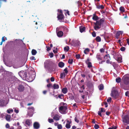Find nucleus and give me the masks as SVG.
<instances>
[{
	"mask_svg": "<svg viewBox=\"0 0 129 129\" xmlns=\"http://www.w3.org/2000/svg\"><path fill=\"white\" fill-rule=\"evenodd\" d=\"M92 19L95 21H96L95 22H94V24L95 26L94 27V29L97 30L100 28L104 22L105 19L102 18L100 19V20H98L99 19V18L97 16L95 13L93 14Z\"/></svg>",
	"mask_w": 129,
	"mask_h": 129,
	"instance_id": "nucleus-1",
	"label": "nucleus"
},
{
	"mask_svg": "<svg viewBox=\"0 0 129 129\" xmlns=\"http://www.w3.org/2000/svg\"><path fill=\"white\" fill-rule=\"evenodd\" d=\"M124 84H121V86L123 89L125 90L128 89L125 85H129V74L125 75L122 77V79Z\"/></svg>",
	"mask_w": 129,
	"mask_h": 129,
	"instance_id": "nucleus-2",
	"label": "nucleus"
},
{
	"mask_svg": "<svg viewBox=\"0 0 129 129\" xmlns=\"http://www.w3.org/2000/svg\"><path fill=\"white\" fill-rule=\"evenodd\" d=\"M68 109L67 106H61L59 108V111L61 114H65L67 113L66 111Z\"/></svg>",
	"mask_w": 129,
	"mask_h": 129,
	"instance_id": "nucleus-3",
	"label": "nucleus"
},
{
	"mask_svg": "<svg viewBox=\"0 0 129 129\" xmlns=\"http://www.w3.org/2000/svg\"><path fill=\"white\" fill-rule=\"evenodd\" d=\"M18 74L19 76L23 80H24L26 79H28V77L27 75V73L23 71L20 72Z\"/></svg>",
	"mask_w": 129,
	"mask_h": 129,
	"instance_id": "nucleus-4",
	"label": "nucleus"
},
{
	"mask_svg": "<svg viewBox=\"0 0 129 129\" xmlns=\"http://www.w3.org/2000/svg\"><path fill=\"white\" fill-rule=\"evenodd\" d=\"M28 109L29 110L28 112V115L30 117H32L33 114V112L34 111V108L33 107H29L28 108Z\"/></svg>",
	"mask_w": 129,
	"mask_h": 129,
	"instance_id": "nucleus-5",
	"label": "nucleus"
},
{
	"mask_svg": "<svg viewBox=\"0 0 129 129\" xmlns=\"http://www.w3.org/2000/svg\"><path fill=\"white\" fill-rule=\"evenodd\" d=\"M111 96L115 99H116L118 96V92L117 91L114 90L111 92Z\"/></svg>",
	"mask_w": 129,
	"mask_h": 129,
	"instance_id": "nucleus-6",
	"label": "nucleus"
},
{
	"mask_svg": "<svg viewBox=\"0 0 129 129\" xmlns=\"http://www.w3.org/2000/svg\"><path fill=\"white\" fill-rule=\"evenodd\" d=\"M123 121L127 124L129 123V116L128 115H125L123 118Z\"/></svg>",
	"mask_w": 129,
	"mask_h": 129,
	"instance_id": "nucleus-7",
	"label": "nucleus"
},
{
	"mask_svg": "<svg viewBox=\"0 0 129 129\" xmlns=\"http://www.w3.org/2000/svg\"><path fill=\"white\" fill-rule=\"evenodd\" d=\"M90 60L89 58L87 59L85 61L88 67L90 68L92 67L91 63V62H89Z\"/></svg>",
	"mask_w": 129,
	"mask_h": 129,
	"instance_id": "nucleus-8",
	"label": "nucleus"
},
{
	"mask_svg": "<svg viewBox=\"0 0 129 129\" xmlns=\"http://www.w3.org/2000/svg\"><path fill=\"white\" fill-rule=\"evenodd\" d=\"M33 126L34 128L38 129L40 127V124L38 122H35L34 123Z\"/></svg>",
	"mask_w": 129,
	"mask_h": 129,
	"instance_id": "nucleus-9",
	"label": "nucleus"
},
{
	"mask_svg": "<svg viewBox=\"0 0 129 129\" xmlns=\"http://www.w3.org/2000/svg\"><path fill=\"white\" fill-rule=\"evenodd\" d=\"M80 44V42L79 41L77 40L76 41L75 43L72 42L71 43V44L73 46H79Z\"/></svg>",
	"mask_w": 129,
	"mask_h": 129,
	"instance_id": "nucleus-10",
	"label": "nucleus"
},
{
	"mask_svg": "<svg viewBox=\"0 0 129 129\" xmlns=\"http://www.w3.org/2000/svg\"><path fill=\"white\" fill-rule=\"evenodd\" d=\"M34 24H35L36 25V26H35V27L37 29L38 27H41L42 26V24L41 23V22H38V23L36 22H35V21H34Z\"/></svg>",
	"mask_w": 129,
	"mask_h": 129,
	"instance_id": "nucleus-11",
	"label": "nucleus"
},
{
	"mask_svg": "<svg viewBox=\"0 0 129 129\" xmlns=\"http://www.w3.org/2000/svg\"><path fill=\"white\" fill-rule=\"evenodd\" d=\"M105 112V111L104 109L102 108H101L100 111H99L98 112V115L102 117V115L101 114V113L102 112Z\"/></svg>",
	"mask_w": 129,
	"mask_h": 129,
	"instance_id": "nucleus-12",
	"label": "nucleus"
},
{
	"mask_svg": "<svg viewBox=\"0 0 129 129\" xmlns=\"http://www.w3.org/2000/svg\"><path fill=\"white\" fill-rule=\"evenodd\" d=\"M24 87L23 85H20L19 86L18 89L20 91H22L24 90Z\"/></svg>",
	"mask_w": 129,
	"mask_h": 129,
	"instance_id": "nucleus-13",
	"label": "nucleus"
},
{
	"mask_svg": "<svg viewBox=\"0 0 129 129\" xmlns=\"http://www.w3.org/2000/svg\"><path fill=\"white\" fill-rule=\"evenodd\" d=\"M63 32L61 31H58L57 33V36L59 37H61L63 36Z\"/></svg>",
	"mask_w": 129,
	"mask_h": 129,
	"instance_id": "nucleus-14",
	"label": "nucleus"
},
{
	"mask_svg": "<svg viewBox=\"0 0 129 129\" xmlns=\"http://www.w3.org/2000/svg\"><path fill=\"white\" fill-rule=\"evenodd\" d=\"M64 16L63 14H60L58 15L57 18L59 20H62L64 18Z\"/></svg>",
	"mask_w": 129,
	"mask_h": 129,
	"instance_id": "nucleus-15",
	"label": "nucleus"
},
{
	"mask_svg": "<svg viewBox=\"0 0 129 129\" xmlns=\"http://www.w3.org/2000/svg\"><path fill=\"white\" fill-rule=\"evenodd\" d=\"M80 31V32L82 33L85 30V27L83 26H81L79 27Z\"/></svg>",
	"mask_w": 129,
	"mask_h": 129,
	"instance_id": "nucleus-16",
	"label": "nucleus"
},
{
	"mask_svg": "<svg viewBox=\"0 0 129 129\" xmlns=\"http://www.w3.org/2000/svg\"><path fill=\"white\" fill-rule=\"evenodd\" d=\"M16 50V48L15 47H12L11 48L10 51L12 53H13L15 52Z\"/></svg>",
	"mask_w": 129,
	"mask_h": 129,
	"instance_id": "nucleus-17",
	"label": "nucleus"
},
{
	"mask_svg": "<svg viewBox=\"0 0 129 129\" xmlns=\"http://www.w3.org/2000/svg\"><path fill=\"white\" fill-rule=\"evenodd\" d=\"M64 65V63L62 62H59L58 64V66L61 68L63 67Z\"/></svg>",
	"mask_w": 129,
	"mask_h": 129,
	"instance_id": "nucleus-18",
	"label": "nucleus"
},
{
	"mask_svg": "<svg viewBox=\"0 0 129 129\" xmlns=\"http://www.w3.org/2000/svg\"><path fill=\"white\" fill-rule=\"evenodd\" d=\"M62 28H63V31L64 34H67L69 31L68 28L66 27H63Z\"/></svg>",
	"mask_w": 129,
	"mask_h": 129,
	"instance_id": "nucleus-19",
	"label": "nucleus"
},
{
	"mask_svg": "<svg viewBox=\"0 0 129 129\" xmlns=\"http://www.w3.org/2000/svg\"><path fill=\"white\" fill-rule=\"evenodd\" d=\"M121 31H119L117 32L115 36V37L117 39H118L119 38V37L120 34H121Z\"/></svg>",
	"mask_w": 129,
	"mask_h": 129,
	"instance_id": "nucleus-20",
	"label": "nucleus"
},
{
	"mask_svg": "<svg viewBox=\"0 0 129 129\" xmlns=\"http://www.w3.org/2000/svg\"><path fill=\"white\" fill-rule=\"evenodd\" d=\"M52 87L54 89H58L59 88V87L58 85L55 83L53 84Z\"/></svg>",
	"mask_w": 129,
	"mask_h": 129,
	"instance_id": "nucleus-21",
	"label": "nucleus"
},
{
	"mask_svg": "<svg viewBox=\"0 0 129 129\" xmlns=\"http://www.w3.org/2000/svg\"><path fill=\"white\" fill-rule=\"evenodd\" d=\"M62 91L64 94H66L68 92V89L67 87H64L62 89Z\"/></svg>",
	"mask_w": 129,
	"mask_h": 129,
	"instance_id": "nucleus-22",
	"label": "nucleus"
},
{
	"mask_svg": "<svg viewBox=\"0 0 129 129\" xmlns=\"http://www.w3.org/2000/svg\"><path fill=\"white\" fill-rule=\"evenodd\" d=\"M53 118L54 119L56 120H58L59 119V116L57 115H55L53 117Z\"/></svg>",
	"mask_w": 129,
	"mask_h": 129,
	"instance_id": "nucleus-23",
	"label": "nucleus"
},
{
	"mask_svg": "<svg viewBox=\"0 0 129 129\" xmlns=\"http://www.w3.org/2000/svg\"><path fill=\"white\" fill-rule=\"evenodd\" d=\"M96 8L98 9H103L104 8V6L103 5H96Z\"/></svg>",
	"mask_w": 129,
	"mask_h": 129,
	"instance_id": "nucleus-24",
	"label": "nucleus"
},
{
	"mask_svg": "<svg viewBox=\"0 0 129 129\" xmlns=\"http://www.w3.org/2000/svg\"><path fill=\"white\" fill-rule=\"evenodd\" d=\"M99 89L100 90H102L104 88V86L102 84H101L98 86Z\"/></svg>",
	"mask_w": 129,
	"mask_h": 129,
	"instance_id": "nucleus-25",
	"label": "nucleus"
},
{
	"mask_svg": "<svg viewBox=\"0 0 129 129\" xmlns=\"http://www.w3.org/2000/svg\"><path fill=\"white\" fill-rule=\"evenodd\" d=\"M122 57L121 56L120 57H118L117 59V60L118 62V63H121L122 62Z\"/></svg>",
	"mask_w": 129,
	"mask_h": 129,
	"instance_id": "nucleus-26",
	"label": "nucleus"
},
{
	"mask_svg": "<svg viewBox=\"0 0 129 129\" xmlns=\"http://www.w3.org/2000/svg\"><path fill=\"white\" fill-rule=\"evenodd\" d=\"M95 40L97 42H99L101 41V39L99 36H97L95 38Z\"/></svg>",
	"mask_w": 129,
	"mask_h": 129,
	"instance_id": "nucleus-27",
	"label": "nucleus"
},
{
	"mask_svg": "<svg viewBox=\"0 0 129 129\" xmlns=\"http://www.w3.org/2000/svg\"><path fill=\"white\" fill-rule=\"evenodd\" d=\"M37 53V51L34 49L32 50L31 51V53L33 55H35Z\"/></svg>",
	"mask_w": 129,
	"mask_h": 129,
	"instance_id": "nucleus-28",
	"label": "nucleus"
},
{
	"mask_svg": "<svg viewBox=\"0 0 129 129\" xmlns=\"http://www.w3.org/2000/svg\"><path fill=\"white\" fill-rule=\"evenodd\" d=\"M11 118V116L9 115H7L6 116V119L7 120L10 121Z\"/></svg>",
	"mask_w": 129,
	"mask_h": 129,
	"instance_id": "nucleus-29",
	"label": "nucleus"
},
{
	"mask_svg": "<svg viewBox=\"0 0 129 129\" xmlns=\"http://www.w3.org/2000/svg\"><path fill=\"white\" fill-rule=\"evenodd\" d=\"M26 124L28 126H29L30 124V122L29 120L27 119L25 121Z\"/></svg>",
	"mask_w": 129,
	"mask_h": 129,
	"instance_id": "nucleus-30",
	"label": "nucleus"
},
{
	"mask_svg": "<svg viewBox=\"0 0 129 129\" xmlns=\"http://www.w3.org/2000/svg\"><path fill=\"white\" fill-rule=\"evenodd\" d=\"M119 10L121 12H123L125 11L124 8V7L122 6H121L120 7Z\"/></svg>",
	"mask_w": 129,
	"mask_h": 129,
	"instance_id": "nucleus-31",
	"label": "nucleus"
},
{
	"mask_svg": "<svg viewBox=\"0 0 129 129\" xmlns=\"http://www.w3.org/2000/svg\"><path fill=\"white\" fill-rule=\"evenodd\" d=\"M116 81L117 83H120L121 81V78L119 77L117 78L116 79Z\"/></svg>",
	"mask_w": 129,
	"mask_h": 129,
	"instance_id": "nucleus-32",
	"label": "nucleus"
},
{
	"mask_svg": "<svg viewBox=\"0 0 129 129\" xmlns=\"http://www.w3.org/2000/svg\"><path fill=\"white\" fill-rule=\"evenodd\" d=\"M89 51V49L88 48H86L84 50V53L85 54H87L88 53V52Z\"/></svg>",
	"mask_w": 129,
	"mask_h": 129,
	"instance_id": "nucleus-33",
	"label": "nucleus"
},
{
	"mask_svg": "<svg viewBox=\"0 0 129 129\" xmlns=\"http://www.w3.org/2000/svg\"><path fill=\"white\" fill-rule=\"evenodd\" d=\"M69 47L68 46H67L64 48V50L65 51L68 52L69 51Z\"/></svg>",
	"mask_w": 129,
	"mask_h": 129,
	"instance_id": "nucleus-34",
	"label": "nucleus"
},
{
	"mask_svg": "<svg viewBox=\"0 0 129 129\" xmlns=\"http://www.w3.org/2000/svg\"><path fill=\"white\" fill-rule=\"evenodd\" d=\"M104 58L105 59H108L109 58H110V59H111L110 57L109 54L105 55L104 57Z\"/></svg>",
	"mask_w": 129,
	"mask_h": 129,
	"instance_id": "nucleus-35",
	"label": "nucleus"
},
{
	"mask_svg": "<svg viewBox=\"0 0 129 129\" xmlns=\"http://www.w3.org/2000/svg\"><path fill=\"white\" fill-rule=\"evenodd\" d=\"M64 11L66 12L64 13V14L66 15H67V14L68 15H70L69 14V12L68 10H64Z\"/></svg>",
	"mask_w": 129,
	"mask_h": 129,
	"instance_id": "nucleus-36",
	"label": "nucleus"
},
{
	"mask_svg": "<svg viewBox=\"0 0 129 129\" xmlns=\"http://www.w3.org/2000/svg\"><path fill=\"white\" fill-rule=\"evenodd\" d=\"M73 59H69L68 61V63L70 64H72L73 62Z\"/></svg>",
	"mask_w": 129,
	"mask_h": 129,
	"instance_id": "nucleus-37",
	"label": "nucleus"
},
{
	"mask_svg": "<svg viewBox=\"0 0 129 129\" xmlns=\"http://www.w3.org/2000/svg\"><path fill=\"white\" fill-rule=\"evenodd\" d=\"M67 128H69L71 127V125L67 123L65 126Z\"/></svg>",
	"mask_w": 129,
	"mask_h": 129,
	"instance_id": "nucleus-38",
	"label": "nucleus"
},
{
	"mask_svg": "<svg viewBox=\"0 0 129 129\" xmlns=\"http://www.w3.org/2000/svg\"><path fill=\"white\" fill-rule=\"evenodd\" d=\"M96 58L99 61L101 60L102 59L101 56L99 55H97L96 56Z\"/></svg>",
	"mask_w": 129,
	"mask_h": 129,
	"instance_id": "nucleus-39",
	"label": "nucleus"
},
{
	"mask_svg": "<svg viewBox=\"0 0 129 129\" xmlns=\"http://www.w3.org/2000/svg\"><path fill=\"white\" fill-rule=\"evenodd\" d=\"M65 74L64 73H61V74H60V78H63V76H64V77H65Z\"/></svg>",
	"mask_w": 129,
	"mask_h": 129,
	"instance_id": "nucleus-40",
	"label": "nucleus"
},
{
	"mask_svg": "<svg viewBox=\"0 0 129 129\" xmlns=\"http://www.w3.org/2000/svg\"><path fill=\"white\" fill-rule=\"evenodd\" d=\"M94 128L95 129H98L99 128V126L98 124H95L94 125Z\"/></svg>",
	"mask_w": 129,
	"mask_h": 129,
	"instance_id": "nucleus-41",
	"label": "nucleus"
},
{
	"mask_svg": "<svg viewBox=\"0 0 129 129\" xmlns=\"http://www.w3.org/2000/svg\"><path fill=\"white\" fill-rule=\"evenodd\" d=\"M13 109H8L7 110V112L8 113H10L11 112H13Z\"/></svg>",
	"mask_w": 129,
	"mask_h": 129,
	"instance_id": "nucleus-42",
	"label": "nucleus"
},
{
	"mask_svg": "<svg viewBox=\"0 0 129 129\" xmlns=\"http://www.w3.org/2000/svg\"><path fill=\"white\" fill-rule=\"evenodd\" d=\"M110 58L108 59H107L106 61V62L108 64H109L110 63V64H112V62H111L110 61Z\"/></svg>",
	"mask_w": 129,
	"mask_h": 129,
	"instance_id": "nucleus-43",
	"label": "nucleus"
},
{
	"mask_svg": "<svg viewBox=\"0 0 129 129\" xmlns=\"http://www.w3.org/2000/svg\"><path fill=\"white\" fill-rule=\"evenodd\" d=\"M69 98L70 99L72 100H73L74 98V96L72 94L69 96Z\"/></svg>",
	"mask_w": 129,
	"mask_h": 129,
	"instance_id": "nucleus-44",
	"label": "nucleus"
},
{
	"mask_svg": "<svg viewBox=\"0 0 129 129\" xmlns=\"http://www.w3.org/2000/svg\"><path fill=\"white\" fill-rule=\"evenodd\" d=\"M48 121L50 123L53 122H54L53 120L52 119H48Z\"/></svg>",
	"mask_w": 129,
	"mask_h": 129,
	"instance_id": "nucleus-45",
	"label": "nucleus"
},
{
	"mask_svg": "<svg viewBox=\"0 0 129 129\" xmlns=\"http://www.w3.org/2000/svg\"><path fill=\"white\" fill-rule=\"evenodd\" d=\"M80 55L79 54H76L75 57L77 59H79L80 58Z\"/></svg>",
	"mask_w": 129,
	"mask_h": 129,
	"instance_id": "nucleus-46",
	"label": "nucleus"
},
{
	"mask_svg": "<svg viewBox=\"0 0 129 129\" xmlns=\"http://www.w3.org/2000/svg\"><path fill=\"white\" fill-rule=\"evenodd\" d=\"M111 97H109L107 99V101L108 102H110L111 101Z\"/></svg>",
	"mask_w": 129,
	"mask_h": 129,
	"instance_id": "nucleus-47",
	"label": "nucleus"
},
{
	"mask_svg": "<svg viewBox=\"0 0 129 129\" xmlns=\"http://www.w3.org/2000/svg\"><path fill=\"white\" fill-rule=\"evenodd\" d=\"M125 49V48L124 47H122L120 48V50L122 51H124Z\"/></svg>",
	"mask_w": 129,
	"mask_h": 129,
	"instance_id": "nucleus-48",
	"label": "nucleus"
},
{
	"mask_svg": "<svg viewBox=\"0 0 129 129\" xmlns=\"http://www.w3.org/2000/svg\"><path fill=\"white\" fill-rule=\"evenodd\" d=\"M92 36L93 37H95L96 36V33L95 32V31H93L92 33Z\"/></svg>",
	"mask_w": 129,
	"mask_h": 129,
	"instance_id": "nucleus-49",
	"label": "nucleus"
},
{
	"mask_svg": "<svg viewBox=\"0 0 129 129\" xmlns=\"http://www.w3.org/2000/svg\"><path fill=\"white\" fill-rule=\"evenodd\" d=\"M57 128L58 129H61L62 128V126L61 124H58L57 126Z\"/></svg>",
	"mask_w": 129,
	"mask_h": 129,
	"instance_id": "nucleus-50",
	"label": "nucleus"
},
{
	"mask_svg": "<svg viewBox=\"0 0 129 129\" xmlns=\"http://www.w3.org/2000/svg\"><path fill=\"white\" fill-rule=\"evenodd\" d=\"M49 56L50 57L52 58L54 56V54L53 53H49Z\"/></svg>",
	"mask_w": 129,
	"mask_h": 129,
	"instance_id": "nucleus-51",
	"label": "nucleus"
},
{
	"mask_svg": "<svg viewBox=\"0 0 129 129\" xmlns=\"http://www.w3.org/2000/svg\"><path fill=\"white\" fill-rule=\"evenodd\" d=\"M46 48H47L46 50L47 51H48L51 50V48L48 46H46Z\"/></svg>",
	"mask_w": 129,
	"mask_h": 129,
	"instance_id": "nucleus-52",
	"label": "nucleus"
},
{
	"mask_svg": "<svg viewBox=\"0 0 129 129\" xmlns=\"http://www.w3.org/2000/svg\"><path fill=\"white\" fill-rule=\"evenodd\" d=\"M64 71L65 73L66 74L68 72V71L67 70V68H65L64 69Z\"/></svg>",
	"mask_w": 129,
	"mask_h": 129,
	"instance_id": "nucleus-53",
	"label": "nucleus"
},
{
	"mask_svg": "<svg viewBox=\"0 0 129 129\" xmlns=\"http://www.w3.org/2000/svg\"><path fill=\"white\" fill-rule=\"evenodd\" d=\"M5 38V37H2V42H4L5 41V38ZM6 38V39H7L6 38Z\"/></svg>",
	"mask_w": 129,
	"mask_h": 129,
	"instance_id": "nucleus-54",
	"label": "nucleus"
},
{
	"mask_svg": "<svg viewBox=\"0 0 129 129\" xmlns=\"http://www.w3.org/2000/svg\"><path fill=\"white\" fill-rule=\"evenodd\" d=\"M30 59L31 60H35L36 59L35 58V57L34 56H32L30 57Z\"/></svg>",
	"mask_w": 129,
	"mask_h": 129,
	"instance_id": "nucleus-55",
	"label": "nucleus"
},
{
	"mask_svg": "<svg viewBox=\"0 0 129 129\" xmlns=\"http://www.w3.org/2000/svg\"><path fill=\"white\" fill-rule=\"evenodd\" d=\"M6 127L7 128H9L10 127V126L9 124L7 123L6 125Z\"/></svg>",
	"mask_w": 129,
	"mask_h": 129,
	"instance_id": "nucleus-56",
	"label": "nucleus"
},
{
	"mask_svg": "<svg viewBox=\"0 0 129 129\" xmlns=\"http://www.w3.org/2000/svg\"><path fill=\"white\" fill-rule=\"evenodd\" d=\"M75 120L77 123H78L79 122V120L76 117H75Z\"/></svg>",
	"mask_w": 129,
	"mask_h": 129,
	"instance_id": "nucleus-57",
	"label": "nucleus"
},
{
	"mask_svg": "<svg viewBox=\"0 0 129 129\" xmlns=\"http://www.w3.org/2000/svg\"><path fill=\"white\" fill-rule=\"evenodd\" d=\"M50 80L51 82L54 81V78L53 77H51L50 78Z\"/></svg>",
	"mask_w": 129,
	"mask_h": 129,
	"instance_id": "nucleus-58",
	"label": "nucleus"
},
{
	"mask_svg": "<svg viewBox=\"0 0 129 129\" xmlns=\"http://www.w3.org/2000/svg\"><path fill=\"white\" fill-rule=\"evenodd\" d=\"M104 49L103 48L100 49V51L101 52H104Z\"/></svg>",
	"mask_w": 129,
	"mask_h": 129,
	"instance_id": "nucleus-59",
	"label": "nucleus"
},
{
	"mask_svg": "<svg viewBox=\"0 0 129 129\" xmlns=\"http://www.w3.org/2000/svg\"><path fill=\"white\" fill-rule=\"evenodd\" d=\"M129 93V91H127L125 93V95L126 96H128Z\"/></svg>",
	"mask_w": 129,
	"mask_h": 129,
	"instance_id": "nucleus-60",
	"label": "nucleus"
},
{
	"mask_svg": "<svg viewBox=\"0 0 129 129\" xmlns=\"http://www.w3.org/2000/svg\"><path fill=\"white\" fill-rule=\"evenodd\" d=\"M104 104L105 105V107L106 108L108 106V104H107V103L106 102H104Z\"/></svg>",
	"mask_w": 129,
	"mask_h": 129,
	"instance_id": "nucleus-61",
	"label": "nucleus"
},
{
	"mask_svg": "<svg viewBox=\"0 0 129 129\" xmlns=\"http://www.w3.org/2000/svg\"><path fill=\"white\" fill-rule=\"evenodd\" d=\"M110 113H111L110 112H109L107 111V112H106V114L107 115L109 116L110 115Z\"/></svg>",
	"mask_w": 129,
	"mask_h": 129,
	"instance_id": "nucleus-62",
	"label": "nucleus"
},
{
	"mask_svg": "<svg viewBox=\"0 0 129 129\" xmlns=\"http://www.w3.org/2000/svg\"><path fill=\"white\" fill-rule=\"evenodd\" d=\"M53 52L55 53H56L57 52V51L56 50H55L54 49L53 50Z\"/></svg>",
	"mask_w": 129,
	"mask_h": 129,
	"instance_id": "nucleus-63",
	"label": "nucleus"
},
{
	"mask_svg": "<svg viewBox=\"0 0 129 129\" xmlns=\"http://www.w3.org/2000/svg\"><path fill=\"white\" fill-rule=\"evenodd\" d=\"M126 40L127 41V43L128 45H129V38H127L126 39Z\"/></svg>",
	"mask_w": 129,
	"mask_h": 129,
	"instance_id": "nucleus-64",
	"label": "nucleus"
}]
</instances>
